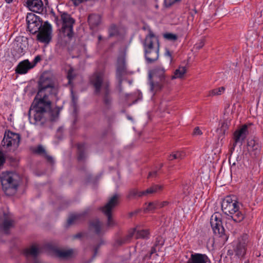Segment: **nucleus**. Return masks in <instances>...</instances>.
<instances>
[{"instance_id": "1", "label": "nucleus", "mask_w": 263, "mask_h": 263, "mask_svg": "<svg viewBox=\"0 0 263 263\" xmlns=\"http://www.w3.org/2000/svg\"><path fill=\"white\" fill-rule=\"evenodd\" d=\"M59 86L50 74L44 72L38 82V90L29 111L30 122L43 126L48 121H55L59 117L61 108L51 107L53 100L57 98Z\"/></svg>"}, {"instance_id": "2", "label": "nucleus", "mask_w": 263, "mask_h": 263, "mask_svg": "<svg viewBox=\"0 0 263 263\" xmlns=\"http://www.w3.org/2000/svg\"><path fill=\"white\" fill-rule=\"evenodd\" d=\"M145 57L148 63H152L159 58V43L158 37L149 31L143 43Z\"/></svg>"}, {"instance_id": "3", "label": "nucleus", "mask_w": 263, "mask_h": 263, "mask_svg": "<svg viewBox=\"0 0 263 263\" xmlns=\"http://www.w3.org/2000/svg\"><path fill=\"white\" fill-rule=\"evenodd\" d=\"M223 212L228 216V219L235 222H241L245 217L244 214L239 210L238 202L230 196L225 197L221 202Z\"/></svg>"}, {"instance_id": "4", "label": "nucleus", "mask_w": 263, "mask_h": 263, "mask_svg": "<svg viewBox=\"0 0 263 263\" xmlns=\"http://www.w3.org/2000/svg\"><path fill=\"white\" fill-rule=\"evenodd\" d=\"M20 180V175L15 172L6 171L0 175L3 190L8 196L14 194L16 192Z\"/></svg>"}, {"instance_id": "5", "label": "nucleus", "mask_w": 263, "mask_h": 263, "mask_svg": "<svg viewBox=\"0 0 263 263\" xmlns=\"http://www.w3.org/2000/svg\"><path fill=\"white\" fill-rule=\"evenodd\" d=\"M148 78L150 90L154 93L160 90L168 83V80L164 68L161 66H157L150 71Z\"/></svg>"}, {"instance_id": "6", "label": "nucleus", "mask_w": 263, "mask_h": 263, "mask_svg": "<svg viewBox=\"0 0 263 263\" xmlns=\"http://www.w3.org/2000/svg\"><path fill=\"white\" fill-rule=\"evenodd\" d=\"M54 21L58 26L61 24L62 27L60 31L64 36H67L71 39L73 35V25L75 24V20L66 12L61 13L60 19L57 16H54Z\"/></svg>"}, {"instance_id": "7", "label": "nucleus", "mask_w": 263, "mask_h": 263, "mask_svg": "<svg viewBox=\"0 0 263 263\" xmlns=\"http://www.w3.org/2000/svg\"><path fill=\"white\" fill-rule=\"evenodd\" d=\"M90 84L94 88V93L97 95L106 91L110 88V83L103 71H96L90 77Z\"/></svg>"}, {"instance_id": "8", "label": "nucleus", "mask_w": 263, "mask_h": 263, "mask_svg": "<svg viewBox=\"0 0 263 263\" xmlns=\"http://www.w3.org/2000/svg\"><path fill=\"white\" fill-rule=\"evenodd\" d=\"M119 197L120 196L118 194L114 195L104 206L101 208L102 212L107 217V226L108 227H112L114 225V221L111 218V212L118 205Z\"/></svg>"}, {"instance_id": "9", "label": "nucleus", "mask_w": 263, "mask_h": 263, "mask_svg": "<svg viewBox=\"0 0 263 263\" xmlns=\"http://www.w3.org/2000/svg\"><path fill=\"white\" fill-rule=\"evenodd\" d=\"M21 137L18 134L10 131L6 132L2 141V146L6 148L10 149L11 147L16 148L20 144Z\"/></svg>"}, {"instance_id": "10", "label": "nucleus", "mask_w": 263, "mask_h": 263, "mask_svg": "<svg viewBox=\"0 0 263 263\" xmlns=\"http://www.w3.org/2000/svg\"><path fill=\"white\" fill-rule=\"evenodd\" d=\"M52 27L48 22H45L37 34V39L40 42L49 43L51 40Z\"/></svg>"}, {"instance_id": "11", "label": "nucleus", "mask_w": 263, "mask_h": 263, "mask_svg": "<svg viewBox=\"0 0 263 263\" xmlns=\"http://www.w3.org/2000/svg\"><path fill=\"white\" fill-rule=\"evenodd\" d=\"M210 224L213 232L220 237L224 236V229L222 225L220 216L218 213H214L211 217Z\"/></svg>"}, {"instance_id": "12", "label": "nucleus", "mask_w": 263, "mask_h": 263, "mask_svg": "<svg viewBox=\"0 0 263 263\" xmlns=\"http://www.w3.org/2000/svg\"><path fill=\"white\" fill-rule=\"evenodd\" d=\"M248 242V236L243 234L238 238L237 242L234 248L235 254L239 258L243 257L247 251V246Z\"/></svg>"}, {"instance_id": "13", "label": "nucleus", "mask_w": 263, "mask_h": 263, "mask_svg": "<svg viewBox=\"0 0 263 263\" xmlns=\"http://www.w3.org/2000/svg\"><path fill=\"white\" fill-rule=\"evenodd\" d=\"M28 28L32 33L39 31L42 27L40 17L33 13H29L26 17Z\"/></svg>"}, {"instance_id": "14", "label": "nucleus", "mask_w": 263, "mask_h": 263, "mask_svg": "<svg viewBox=\"0 0 263 263\" xmlns=\"http://www.w3.org/2000/svg\"><path fill=\"white\" fill-rule=\"evenodd\" d=\"M248 134V125L245 124L238 130L235 131L234 133V142L233 144V146L231 149V152L234 150L237 143H242L244 140L246 139L247 135Z\"/></svg>"}, {"instance_id": "15", "label": "nucleus", "mask_w": 263, "mask_h": 263, "mask_svg": "<svg viewBox=\"0 0 263 263\" xmlns=\"http://www.w3.org/2000/svg\"><path fill=\"white\" fill-rule=\"evenodd\" d=\"M14 226V220L8 214L0 215V230L7 233L8 230Z\"/></svg>"}, {"instance_id": "16", "label": "nucleus", "mask_w": 263, "mask_h": 263, "mask_svg": "<svg viewBox=\"0 0 263 263\" xmlns=\"http://www.w3.org/2000/svg\"><path fill=\"white\" fill-rule=\"evenodd\" d=\"M33 68V65H31V63L28 60H25L18 63L16 67L15 71L17 73L23 74Z\"/></svg>"}, {"instance_id": "17", "label": "nucleus", "mask_w": 263, "mask_h": 263, "mask_svg": "<svg viewBox=\"0 0 263 263\" xmlns=\"http://www.w3.org/2000/svg\"><path fill=\"white\" fill-rule=\"evenodd\" d=\"M88 213V210H85L80 213H74L70 214L67 220V225L70 226L72 224L79 222L83 220L85 216Z\"/></svg>"}, {"instance_id": "18", "label": "nucleus", "mask_w": 263, "mask_h": 263, "mask_svg": "<svg viewBox=\"0 0 263 263\" xmlns=\"http://www.w3.org/2000/svg\"><path fill=\"white\" fill-rule=\"evenodd\" d=\"M26 3L29 9L33 12L40 13L43 10V4L41 0H27Z\"/></svg>"}, {"instance_id": "19", "label": "nucleus", "mask_w": 263, "mask_h": 263, "mask_svg": "<svg viewBox=\"0 0 263 263\" xmlns=\"http://www.w3.org/2000/svg\"><path fill=\"white\" fill-rule=\"evenodd\" d=\"M126 66L125 61L124 58L118 59L116 75L120 83L122 81V77L125 73Z\"/></svg>"}, {"instance_id": "20", "label": "nucleus", "mask_w": 263, "mask_h": 263, "mask_svg": "<svg viewBox=\"0 0 263 263\" xmlns=\"http://www.w3.org/2000/svg\"><path fill=\"white\" fill-rule=\"evenodd\" d=\"M209 260L205 254L200 253L192 254L187 263H206Z\"/></svg>"}, {"instance_id": "21", "label": "nucleus", "mask_w": 263, "mask_h": 263, "mask_svg": "<svg viewBox=\"0 0 263 263\" xmlns=\"http://www.w3.org/2000/svg\"><path fill=\"white\" fill-rule=\"evenodd\" d=\"M134 235L136 239H147L149 238V232L148 229L137 230L134 228L129 232V236L132 237Z\"/></svg>"}, {"instance_id": "22", "label": "nucleus", "mask_w": 263, "mask_h": 263, "mask_svg": "<svg viewBox=\"0 0 263 263\" xmlns=\"http://www.w3.org/2000/svg\"><path fill=\"white\" fill-rule=\"evenodd\" d=\"M110 93V89L109 88L106 91L101 92L96 95L102 97L103 105L107 108H110L112 105V99Z\"/></svg>"}, {"instance_id": "23", "label": "nucleus", "mask_w": 263, "mask_h": 263, "mask_svg": "<svg viewBox=\"0 0 263 263\" xmlns=\"http://www.w3.org/2000/svg\"><path fill=\"white\" fill-rule=\"evenodd\" d=\"M248 148L254 156L258 155L260 150L259 143L254 139H251L248 142Z\"/></svg>"}, {"instance_id": "24", "label": "nucleus", "mask_w": 263, "mask_h": 263, "mask_svg": "<svg viewBox=\"0 0 263 263\" xmlns=\"http://www.w3.org/2000/svg\"><path fill=\"white\" fill-rule=\"evenodd\" d=\"M89 229L97 234L100 235L102 233V223L98 220L95 219L90 222Z\"/></svg>"}, {"instance_id": "25", "label": "nucleus", "mask_w": 263, "mask_h": 263, "mask_svg": "<svg viewBox=\"0 0 263 263\" xmlns=\"http://www.w3.org/2000/svg\"><path fill=\"white\" fill-rule=\"evenodd\" d=\"M101 16L99 14H92L89 15L88 22L91 29L97 27L101 23Z\"/></svg>"}, {"instance_id": "26", "label": "nucleus", "mask_w": 263, "mask_h": 263, "mask_svg": "<svg viewBox=\"0 0 263 263\" xmlns=\"http://www.w3.org/2000/svg\"><path fill=\"white\" fill-rule=\"evenodd\" d=\"M23 253L27 258L30 257L35 258L40 253V250L35 246L33 245L30 248L25 249Z\"/></svg>"}, {"instance_id": "27", "label": "nucleus", "mask_w": 263, "mask_h": 263, "mask_svg": "<svg viewBox=\"0 0 263 263\" xmlns=\"http://www.w3.org/2000/svg\"><path fill=\"white\" fill-rule=\"evenodd\" d=\"M163 189V185L161 184H153L151 187L148 188L145 191H143V192L141 193V194L145 195V196H147L149 194H152L155 193H159Z\"/></svg>"}, {"instance_id": "28", "label": "nucleus", "mask_w": 263, "mask_h": 263, "mask_svg": "<svg viewBox=\"0 0 263 263\" xmlns=\"http://www.w3.org/2000/svg\"><path fill=\"white\" fill-rule=\"evenodd\" d=\"M33 152L37 154L43 155L50 163H53V159L52 157L47 155L45 148L43 146L38 145L35 148H34Z\"/></svg>"}, {"instance_id": "29", "label": "nucleus", "mask_w": 263, "mask_h": 263, "mask_svg": "<svg viewBox=\"0 0 263 263\" xmlns=\"http://www.w3.org/2000/svg\"><path fill=\"white\" fill-rule=\"evenodd\" d=\"M186 72V69L185 67H179L175 71L174 75L172 76L171 79L173 80L175 79L182 78Z\"/></svg>"}, {"instance_id": "30", "label": "nucleus", "mask_w": 263, "mask_h": 263, "mask_svg": "<svg viewBox=\"0 0 263 263\" xmlns=\"http://www.w3.org/2000/svg\"><path fill=\"white\" fill-rule=\"evenodd\" d=\"M143 192V191H139L136 189H133L129 191L127 197L129 199H132L135 198L137 197H142L143 196H145V195L141 194V193Z\"/></svg>"}, {"instance_id": "31", "label": "nucleus", "mask_w": 263, "mask_h": 263, "mask_svg": "<svg viewBox=\"0 0 263 263\" xmlns=\"http://www.w3.org/2000/svg\"><path fill=\"white\" fill-rule=\"evenodd\" d=\"M73 253L72 250H58L57 252L58 256L63 258H68L71 257Z\"/></svg>"}, {"instance_id": "32", "label": "nucleus", "mask_w": 263, "mask_h": 263, "mask_svg": "<svg viewBox=\"0 0 263 263\" xmlns=\"http://www.w3.org/2000/svg\"><path fill=\"white\" fill-rule=\"evenodd\" d=\"M78 159L79 161L83 160L85 157V145L84 144H78Z\"/></svg>"}, {"instance_id": "33", "label": "nucleus", "mask_w": 263, "mask_h": 263, "mask_svg": "<svg viewBox=\"0 0 263 263\" xmlns=\"http://www.w3.org/2000/svg\"><path fill=\"white\" fill-rule=\"evenodd\" d=\"M185 156V154L183 152H176L170 154L168 159L171 161L174 159L181 160L184 158Z\"/></svg>"}, {"instance_id": "34", "label": "nucleus", "mask_w": 263, "mask_h": 263, "mask_svg": "<svg viewBox=\"0 0 263 263\" xmlns=\"http://www.w3.org/2000/svg\"><path fill=\"white\" fill-rule=\"evenodd\" d=\"M158 204H159V202L158 201L149 202L145 210L147 211H154L158 208Z\"/></svg>"}, {"instance_id": "35", "label": "nucleus", "mask_w": 263, "mask_h": 263, "mask_svg": "<svg viewBox=\"0 0 263 263\" xmlns=\"http://www.w3.org/2000/svg\"><path fill=\"white\" fill-rule=\"evenodd\" d=\"M224 88L223 87L213 89L210 92V96H214L220 95L224 91Z\"/></svg>"}, {"instance_id": "36", "label": "nucleus", "mask_w": 263, "mask_h": 263, "mask_svg": "<svg viewBox=\"0 0 263 263\" xmlns=\"http://www.w3.org/2000/svg\"><path fill=\"white\" fill-rule=\"evenodd\" d=\"M164 240L161 236H158L156 238L155 243L154 246L158 247V250H160L161 247L163 245Z\"/></svg>"}, {"instance_id": "37", "label": "nucleus", "mask_w": 263, "mask_h": 263, "mask_svg": "<svg viewBox=\"0 0 263 263\" xmlns=\"http://www.w3.org/2000/svg\"><path fill=\"white\" fill-rule=\"evenodd\" d=\"M182 0H164V5L166 7H170L172 5L180 2Z\"/></svg>"}, {"instance_id": "38", "label": "nucleus", "mask_w": 263, "mask_h": 263, "mask_svg": "<svg viewBox=\"0 0 263 263\" xmlns=\"http://www.w3.org/2000/svg\"><path fill=\"white\" fill-rule=\"evenodd\" d=\"M164 37L170 41H176L177 39V36L176 34L167 33L164 34Z\"/></svg>"}, {"instance_id": "39", "label": "nucleus", "mask_w": 263, "mask_h": 263, "mask_svg": "<svg viewBox=\"0 0 263 263\" xmlns=\"http://www.w3.org/2000/svg\"><path fill=\"white\" fill-rule=\"evenodd\" d=\"M118 33L117 28L115 25H112L110 27L109 30V36H114L117 35Z\"/></svg>"}, {"instance_id": "40", "label": "nucleus", "mask_w": 263, "mask_h": 263, "mask_svg": "<svg viewBox=\"0 0 263 263\" xmlns=\"http://www.w3.org/2000/svg\"><path fill=\"white\" fill-rule=\"evenodd\" d=\"M159 251V250H158V247L154 246L151 249L149 258L155 259L156 258V256H158V254L156 253L155 255H154V254H155L156 253Z\"/></svg>"}, {"instance_id": "41", "label": "nucleus", "mask_w": 263, "mask_h": 263, "mask_svg": "<svg viewBox=\"0 0 263 263\" xmlns=\"http://www.w3.org/2000/svg\"><path fill=\"white\" fill-rule=\"evenodd\" d=\"M6 162V158L4 153L0 151V170L2 169Z\"/></svg>"}, {"instance_id": "42", "label": "nucleus", "mask_w": 263, "mask_h": 263, "mask_svg": "<svg viewBox=\"0 0 263 263\" xmlns=\"http://www.w3.org/2000/svg\"><path fill=\"white\" fill-rule=\"evenodd\" d=\"M73 70L70 68L68 72L67 78L69 80V83H70L71 81L74 79V75L73 74Z\"/></svg>"}, {"instance_id": "43", "label": "nucleus", "mask_w": 263, "mask_h": 263, "mask_svg": "<svg viewBox=\"0 0 263 263\" xmlns=\"http://www.w3.org/2000/svg\"><path fill=\"white\" fill-rule=\"evenodd\" d=\"M204 40L203 39V40H200V42L198 44H196L195 45V47L197 49H200L204 46Z\"/></svg>"}, {"instance_id": "44", "label": "nucleus", "mask_w": 263, "mask_h": 263, "mask_svg": "<svg viewBox=\"0 0 263 263\" xmlns=\"http://www.w3.org/2000/svg\"><path fill=\"white\" fill-rule=\"evenodd\" d=\"M41 58L40 55H38L35 57V58L33 60V61L32 63H31V65H33V67L36 65V64L41 61Z\"/></svg>"}, {"instance_id": "45", "label": "nucleus", "mask_w": 263, "mask_h": 263, "mask_svg": "<svg viewBox=\"0 0 263 263\" xmlns=\"http://www.w3.org/2000/svg\"><path fill=\"white\" fill-rule=\"evenodd\" d=\"M193 134L194 135H202V133L201 132V130L199 129L198 127H196L195 128L194 130Z\"/></svg>"}, {"instance_id": "46", "label": "nucleus", "mask_w": 263, "mask_h": 263, "mask_svg": "<svg viewBox=\"0 0 263 263\" xmlns=\"http://www.w3.org/2000/svg\"><path fill=\"white\" fill-rule=\"evenodd\" d=\"M17 51L18 52V54L20 55H21L22 54H24L25 52V49L24 47H22L21 45L18 47L17 49Z\"/></svg>"}, {"instance_id": "47", "label": "nucleus", "mask_w": 263, "mask_h": 263, "mask_svg": "<svg viewBox=\"0 0 263 263\" xmlns=\"http://www.w3.org/2000/svg\"><path fill=\"white\" fill-rule=\"evenodd\" d=\"M168 204V202L166 201L159 202V204H158V208H162L163 206H166Z\"/></svg>"}, {"instance_id": "48", "label": "nucleus", "mask_w": 263, "mask_h": 263, "mask_svg": "<svg viewBox=\"0 0 263 263\" xmlns=\"http://www.w3.org/2000/svg\"><path fill=\"white\" fill-rule=\"evenodd\" d=\"M71 93H72V101L73 105L74 107H76L77 99L74 97L72 92H71Z\"/></svg>"}, {"instance_id": "49", "label": "nucleus", "mask_w": 263, "mask_h": 263, "mask_svg": "<svg viewBox=\"0 0 263 263\" xmlns=\"http://www.w3.org/2000/svg\"><path fill=\"white\" fill-rule=\"evenodd\" d=\"M157 171H154V172H150L148 175V177H155L157 175Z\"/></svg>"}, {"instance_id": "50", "label": "nucleus", "mask_w": 263, "mask_h": 263, "mask_svg": "<svg viewBox=\"0 0 263 263\" xmlns=\"http://www.w3.org/2000/svg\"><path fill=\"white\" fill-rule=\"evenodd\" d=\"M7 4H10L13 2V0H5Z\"/></svg>"}, {"instance_id": "51", "label": "nucleus", "mask_w": 263, "mask_h": 263, "mask_svg": "<svg viewBox=\"0 0 263 263\" xmlns=\"http://www.w3.org/2000/svg\"><path fill=\"white\" fill-rule=\"evenodd\" d=\"M81 236V234L79 233V234H77L74 237L76 238H79Z\"/></svg>"}, {"instance_id": "52", "label": "nucleus", "mask_w": 263, "mask_h": 263, "mask_svg": "<svg viewBox=\"0 0 263 263\" xmlns=\"http://www.w3.org/2000/svg\"><path fill=\"white\" fill-rule=\"evenodd\" d=\"M166 54L167 55L170 56V57H171V53H170L168 51H167L166 52Z\"/></svg>"}, {"instance_id": "53", "label": "nucleus", "mask_w": 263, "mask_h": 263, "mask_svg": "<svg viewBox=\"0 0 263 263\" xmlns=\"http://www.w3.org/2000/svg\"><path fill=\"white\" fill-rule=\"evenodd\" d=\"M231 156L229 158V162H230V163L231 164Z\"/></svg>"}, {"instance_id": "54", "label": "nucleus", "mask_w": 263, "mask_h": 263, "mask_svg": "<svg viewBox=\"0 0 263 263\" xmlns=\"http://www.w3.org/2000/svg\"><path fill=\"white\" fill-rule=\"evenodd\" d=\"M96 253H97V249H95V255L96 254Z\"/></svg>"}, {"instance_id": "55", "label": "nucleus", "mask_w": 263, "mask_h": 263, "mask_svg": "<svg viewBox=\"0 0 263 263\" xmlns=\"http://www.w3.org/2000/svg\"><path fill=\"white\" fill-rule=\"evenodd\" d=\"M235 165V162H234L233 163H232V165Z\"/></svg>"}, {"instance_id": "56", "label": "nucleus", "mask_w": 263, "mask_h": 263, "mask_svg": "<svg viewBox=\"0 0 263 263\" xmlns=\"http://www.w3.org/2000/svg\"><path fill=\"white\" fill-rule=\"evenodd\" d=\"M101 37L100 36H99V40H101Z\"/></svg>"}]
</instances>
